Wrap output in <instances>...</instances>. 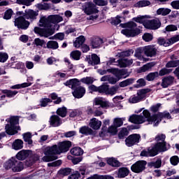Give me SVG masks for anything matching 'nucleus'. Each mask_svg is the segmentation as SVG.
<instances>
[{
	"instance_id": "1",
	"label": "nucleus",
	"mask_w": 179,
	"mask_h": 179,
	"mask_svg": "<svg viewBox=\"0 0 179 179\" xmlns=\"http://www.w3.org/2000/svg\"><path fill=\"white\" fill-rule=\"evenodd\" d=\"M64 19L62 16L58 15H52L48 17L42 16L39 20L38 27H36L34 28V32L36 34H39L41 37H45V38H48L50 36L54 34V25L56 23H59L62 22Z\"/></svg>"
},
{
	"instance_id": "2",
	"label": "nucleus",
	"mask_w": 179,
	"mask_h": 179,
	"mask_svg": "<svg viewBox=\"0 0 179 179\" xmlns=\"http://www.w3.org/2000/svg\"><path fill=\"white\" fill-rule=\"evenodd\" d=\"M71 146L72 143L71 141H63L59 143L58 145L47 147L44 152L45 156L42 158V160L46 162H54V160L58 159L57 155L68 152Z\"/></svg>"
},
{
	"instance_id": "3",
	"label": "nucleus",
	"mask_w": 179,
	"mask_h": 179,
	"mask_svg": "<svg viewBox=\"0 0 179 179\" xmlns=\"http://www.w3.org/2000/svg\"><path fill=\"white\" fill-rule=\"evenodd\" d=\"M166 145L162 143H157L153 147H150L148 148V150H143L140 156L144 157H155L159 155V152H166Z\"/></svg>"
},
{
	"instance_id": "4",
	"label": "nucleus",
	"mask_w": 179,
	"mask_h": 179,
	"mask_svg": "<svg viewBox=\"0 0 179 179\" xmlns=\"http://www.w3.org/2000/svg\"><path fill=\"white\" fill-rule=\"evenodd\" d=\"M129 121L133 124H143V122H153L150 113L148 110H144L140 115H132L129 117Z\"/></svg>"
},
{
	"instance_id": "5",
	"label": "nucleus",
	"mask_w": 179,
	"mask_h": 179,
	"mask_svg": "<svg viewBox=\"0 0 179 179\" xmlns=\"http://www.w3.org/2000/svg\"><path fill=\"white\" fill-rule=\"evenodd\" d=\"M136 23L134 22H129L125 24V29L121 31L122 34L126 36V37H135L138 34H141V29L136 27Z\"/></svg>"
},
{
	"instance_id": "6",
	"label": "nucleus",
	"mask_w": 179,
	"mask_h": 179,
	"mask_svg": "<svg viewBox=\"0 0 179 179\" xmlns=\"http://www.w3.org/2000/svg\"><path fill=\"white\" fill-rule=\"evenodd\" d=\"M8 121L10 124L6 125V132L8 135H15V134H17V131H20V127L17 126L19 124V116H13L8 119Z\"/></svg>"
},
{
	"instance_id": "7",
	"label": "nucleus",
	"mask_w": 179,
	"mask_h": 179,
	"mask_svg": "<svg viewBox=\"0 0 179 179\" xmlns=\"http://www.w3.org/2000/svg\"><path fill=\"white\" fill-rule=\"evenodd\" d=\"M146 93H149V90H140L137 92V95H132L129 99V102L132 104H135V103H139V101H142L145 97H146Z\"/></svg>"
},
{
	"instance_id": "8",
	"label": "nucleus",
	"mask_w": 179,
	"mask_h": 179,
	"mask_svg": "<svg viewBox=\"0 0 179 179\" xmlns=\"http://www.w3.org/2000/svg\"><path fill=\"white\" fill-rule=\"evenodd\" d=\"M177 41H179V35H176L167 40L162 37L157 39V43L159 45H164V47H169L171 44H174V43H177Z\"/></svg>"
},
{
	"instance_id": "9",
	"label": "nucleus",
	"mask_w": 179,
	"mask_h": 179,
	"mask_svg": "<svg viewBox=\"0 0 179 179\" xmlns=\"http://www.w3.org/2000/svg\"><path fill=\"white\" fill-rule=\"evenodd\" d=\"M24 18L23 16H20L15 19V26L17 27V29H21L22 30H27L29 29L30 22Z\"/></svg>"
},
{
	"instance_id": "10",
	"label": "nucleus",
	"mask_w": 179,
	"mask_h": 179,
	"mask_svg": "<svg viewBox=\"0 0 179 179\" xmlns=\"http://www.w3.org/2000/svg\"><path fill=\"white\" fill-rule=\"evenodd\" d=\"M139 141H141V135L138 134H131L126 139L125 143L127 146L131 148V146H134L137 143H139Z\"/></svg>"
},
{
	"instance_id": "11",
	"label": "nucleus",
	"mask_w": 179,
	"mask_h": 179,
	"mask_svg": "<svg viewBox=\"0 0 179 179\" xmlns=\"http://www.w3.org/2000/svg\"><path fill=\"white\" fill-rule=\"evenodd\" d=\"M162 118H167L168 120H170V118H171V115H170V113L166 111L159 113L157 115H153L152 116V122H155V127H157V125H159V122L162 121Z\"/></svg>"
},
{
	"instance_id": "12",
	"label": "nucleus",
	"mask_w": 179,
	"mask_h": 179,
	"mask_svg": "<svg viewBox=\"0 0 179 179\" xmlns=\"http://www.w3.org/2000/svg\"><path fill=\"white\" fill-rule=\"evenodd\" d=\"M146 161H138L134 164L131 167V171L134 173H142L146 169Z\"/></svg>"
},
{
	"instance_id": "13",
	"label": "nucleus",
	"mask_w": 179,
	"mask_h": 179,
	"mask_svg": "<svg viewBox=\"0 0 179 179\" xmlns=\"http://www.w3.org/2000/svg\"><path fill=\"white\" fill-rule=\"evenodd\" d=\"M145 26L147 29L157 30V29H159V27L162 26V23L159 19L156 18L154 20H147L145 23Z\"/></svg>"
},
{
	"instance_id": "14",
	"label": "nucleus",
	"mask_w": 179,
	"mask_h": 179,
	"mask_svg": "<svg viewBox=\"0 0 179 179\" xmlns=\"http://www.w3.org/2000/svg\"><path fill=\"white\" fill-rule=\"evenodd\" d=\"M86 175V167L85 166H80L79 168V171H76L73 172L69 178L71 179H78V178H81L83 179L85 178V176Z\"/></svg>"
},
{
	"instance_id": "15",
	"label": "nucleus",
	"mask_w": 179,
	"mask_h": 179,
	"mask_svg": "<svg viewBox=\"0 0 179 179\" xmlns=\"http://www.w3.org/2000/svg\"><path fill=\"white\" fill-rule=\"evenodd\" d=\"M144 50L145 55L146 57H150V58H152V57H156V55H157V49L153 45L145 46Z\"/></svg>"
},
{
	"instance_id": "16",
	"label": "nucleus",
	"mask_w": 179,
	"mask_h": 179,
	"mask_svg": "<svg viewBox=\"0 0 179 179\" xmlns=\"http://www.w3.org/2000/svg\"><path fill=\"white\" fill-rule=\"evenodd\" d=\"M74 92H73V96L76 97V99H82L83 96H85V93H86V90L85 87H83L78 85L73 90Z\"/></svg>"
},
{
	"instance_id": "17",
	"label": "nucleus",
	"mask_w": 179,
	"mask_h": 179,
	"mask_svg": "<svg viewBox=\"0 0 179 179\" xmlns=\"http://www.w3.org/2000/svg\"><path fill=\"white\" fill-rule=\"evenodd\" d=\"M85 13L87 15H92L93 13H98L99 10L96 8V6L93 3H87L85 8Z\"/></svg>"
},
{
	"instance_id": "18",
	"label": "nucleus",
	"mask_w": 179,
	"mask_h": 179,
	"mask_svg": "<svg viewBox=\"0 0 179 179\" xmlns=\"http://www.w3.org/2000/svg\"><path fill=\"white\" fill-rule=\"evenodd\" d=\"M85 61H87L90 65L94 66V65H99V64H100V57H99L97 55L93 54L92 55L91 59L90 56H88L85 58Z\"/></svg>"
},
{
	"instance_id": "19",
	"label": "nucleus",
	"mask_w": 179,
	"mask_h": 179,
	"mask_svg": "<svg viewBox=\"0 0 179 179\" xmlns=\"http://www.w3.org/2000/svg\"><path fill=\"white\" fill-rule=\"evenodd\" d=\"M103 39L99 37H93L90 40V45L92 48H100L103 45Z\"/></svg>"
},
{
	"instance_id": "20",
	"label": "nucleus",
	"mask_w": 179,
	"mask_h": 179,
	"mask_svg": "<svg viewBox=\"0 0 179 179\" xmlns=\"http://www.w3.org/2000/svg\"><path fill=\"white\" fill-rule=\"evenodd\" d=\"M134 63V60L128 59H120L117 61L116 65L120 66V68H127V66H129V65H132Z\"/></svg>"
},
{
	"instance_id": "21",
	"label": "nucleus",
	"mask_w": 179,
	"mask_h": 179,
	"mask_svg": "<svg viewBox=\"0 0 179 179\" xmlns=\"http://www.w3.org/2000/svg\"><path fill=\"white\" fill-rule=\"evenodd\" d=\"M174 83V77L169 76L164 77L162 79V82L161 84V86H162L164 88L169 87V86H171Z\"/></svg>"
},
{
	"instance_id": "22",
	"label": "nucleus",
	"mask_w": 179,
	"mask_h": 179,
	"mask_svg": "<svg viewBox=\"0 0 179 179\" xmlns=\"http://www.w3.org/2000/svg\"><path fill=\"white\" fill-rule=\"evenodd\" d=\"M37 16H38V13L33 10H26L24 14L25 19H30L31 20H34Z\"/></svg>"
},
{
	"instance_id": "23",
	"label": "nucleus",
	"mask_w": 179,
	"mask_h": 179,
	"mask_svg": "<svg viewBox=\"0 0 179 179\" xmlns=\"http://www.w3.org/2000/svg\"><path fill=\"white\" fill-rule=\"evenodd\" d=\"M17 163V159L15 157H11L10 159H8L7 162H5L4 164V169L6 170H9L11 169V170H13V167L16 166Z\"/></svg>"
},
{
	"instance_id": "24",
	"label": "nucleus",
	"mask_w": 179,
	"mask_h": 179,
	"mask_svg": "<svg viewBox=\"0 0 179 179\" xmlns=\"http://www.w3.org/2000/svg\"><path fill=\"white\" fill-rule=\"evenodd\" d=\"M49 122L52 127H59L62 124V120L58 115H54L50 117Z\"/></svg>"
},
{
	"instance_id": "25",
	"label": "nucleus",
	"mask_w": 179,
	"mask_h": 179,
	"mask_svg": "<svg viewBox=\"0 0 179 179\" xmlns=\"http://www.w3.org/2000/svg\"><path fill=\"white\" fill-rule=\"evenodd\" d=\"M30 155V150H22L16 155L17 160H26Z\"/></svg>"
},
{
	"instance_id": "26",
	"label": "nucleus",
	"mask_w": 179,
	"mask_h": 179,
	"mask_svg": "<svg viewBox=\"0 0 179 179\" xmlns=\"http://www.w3.org/2000/svg\"><path fill=\"white\" fill-rule=\"evenodd\" d=\"M79 132L80 134H82V135H85L86 136L88 135H93V129L87 126H83L80 127Z\"/></svg>"
},
{
	"instance_id": "27",
	"label": "nucleus",
	"mask_w": 179,
	"mask_h": 179,
	"mask_svg": "<svg viewBox=\"0 0 179 179\" xmlns=\"http://www.w3.org/2000/svg\"><path fill=\"white\" fill-rule=\"evenodd\" d=\"M65 86H69V87H71L73 90L79 85V80L76 78L69 80L64 83Z\"/></svg>"
},
{
	"instance_id": "28",
	"label": "nucleus",
	"mask_w": 179,
	"mask_h": 179,
	"mask_svg": "<svg viewBox=\"0 0 179 179\" xmlns=\"http://www.w3.org/2000/svg\"><path fill=\"white\" fill-rule=\"evenodd\" d=\"M90 127L93 129H99L100 127H101V121L96 118H93L90 120Z\"/></svg>"
},
{
	"instance_id": "29",
	"label": "nucleus",
	"mask_w": 179,
	"mask_h": 179,
	"mask_svg": "<svg viewBox=\"0 0 179 179\" xmlns=\"http://www.w3.org/2000/svg\"><path fill=\"white\" fill-rule=\"evenodd\" d=\"M94 106H100L101 108H107V107H108V103L101 98H96L94 100Z\"/></svg>"
},
{
	"instance_id": "30",
	"label": "nucleus",
	"mask_w": 179,
	"mask_h": 179,
	"mask_svg": "<svg viewBox=\"0 0 179 179\" xmlns=\"http://www.w3.org/2000/svg\"><path fill=\"white\" fill-rule=\"evenodd\" d=\"M33 44H34V45H36V47H38V48H47L46 47V43L45 41L41 39L40 38H36L34 39Z\"/></svg>"
},
{
	"instance_id": "31",
	"label": "nucleus",
	"mask_w": 179,
	"mask_h": 179,
	"mask_svg": "<svg viewBox=\"0 0 179 179\" xmlns=\"http://www.w3.org/2000/svg\"><path fill=\"white\" fill-rule=\"evenodd\" d=\"M129 174V170L126 167H122L119 169L117 176L119 178H124Z\"/></svg>"
},
{
	"instance_id": "32",
	"label": "nucleus",
	"mask_w": 179,
	"mask_h": 179,
	"mask_svg": "<svg viewBox=\"0 0 179 179\" xmlns=\"http://www.w3.org/2000/svg\"><path fill=\"white\" fill-rule=\"evenodd\" d=\"M107 163L108 164H109V166H112V167H121L122 164H121V162H119L118 160H117V159L114 157L108 159Z\"/></svg>"
},
{
	"instance_id": "33",
	"label": "nucleus",
	"mask_w": 179,
	"mask_h": 179,
	"mask_svg": "<svg viewBox=\"0 0 179 179\" xmlns=\"http://www.w3.org/2000/svg\"><path fill=\"white\" fill-rule=\"evenodd\" d=\"M13 149L15 150H20V149H23V141L20 139H17L13 143Z\"/></svg>"
},
{
	"instance_id": "34",
	"label": "nucleus",
	"mask_w": 179,
	"mask_h": 179,
	"mask_svg": "<svg viewBox=\"0 0 179 179\" xmlns=\"http://www.w3.org/2000/svg\"><path fill=\"white\" fill-rule=\"evenodd\" d=\"M86 39L85 38V36H80L78 38H76V40L73 43L74 47L76 48H79L81 45H83V43H85V41Z\"/></svg>"
},
{
	"instance_id": "35",
	"label": "nucleus",
	"mask_w": 179,
	"mask_h": 179,
	"mask_svg": "<svg viewBox=\"0 0 179 179\" xmlns=\"http://www.w3.org/2000/svg\"><path fill=\"white\" fill-rule=\"evenodd\" d=\"M59 47L58 42L55 41H49L46 43V48L50 50H57Z\"/></svg>"
},
{
	"instance_id": "36",
	"label": "nucleus",
	"mask_w": 179,
	"mask_h": 179,
	"mask_svg": "<svg viewBox=\"0 0 179 179\" xmlns=\"http://www.w3.org/2000/svg\"><path fill=\"white\" fill-rule=\"evenodd\" d=\"M70 152L73 156H82L83 155V150L80 147H75Z\"/></svg>"
},
{
	"instance_id": "37",
	"label": "nucleus",
	"mask_w": 179,
	"mask_h": 179,
	"mask_svg": "<svg viewBox=\"0 0 179 179\" xmlns=\"http://www.w3.org/2000/svg\"><path fill=\"white\" fill-rule=\"evenodd\" d=\"M129 134V131H128L127 128H122L119 131L118 138L119 139H125L127 136Z\"/></svg>"
},
{
	"instance_id": "38",
	"label": "nucleus",
	"mask_w": 179,
	"mask_h": 179,
	"mask_svg": "<svg viewBox=\"0 0 179 179\" xmlns=\"http://www.w3.org/2000/svg\"><path fill=\"white\" fill-rule=\"evenodd\" d=\"M80 55H82V52L79 50H73L70 53V57L74 61H79L80 59Z\"/></svg>"
},
{
	"instance_id": "39",
	"label": "nucleus",
	"mask_w": 179,
	"mask_h": 179,
	"mask_svg": "<svg viewBox=\"0 0 179 179\" xmlns=\"http://www.w3.org/2000/svg\"><path fill=\"white\" fill-rule=\"evenodd\" d=\"M107 71L109 72V73H113L118 80L122 78L121 73L118 69H108Z\"/></svg>"
},
{
	"instance_id": "40",
	"label": "nucleus",
	"mask_w": 179,
	"mask_h": 179,
	"mask_svg": "<svg viewBox=\"0 0 179 179\" xmlns=\"http://www.w3.org/2000/svg\"><path fill=\"white\" fill-rule=\"evenodd\" d=\"M23 169H24V165L23 164V162L17 161V164H15L13 169V171L14 173H17L19 171H22Z\"/></svg>"
},
{
	"instance_id": "41",
	"label": "nucleus",
	"mask_w": 179,
	"mask_h": 179,
	"mask_svg": "<svg viewBox=\"0 0 179 179\" xmlns=\"http://www.w3.org/2000/svg\"><path fill=\"white\" fill-rule=\"evenodd\" d=\"M23 139L24 142H27L28 145H32L33 144V140H31V133L30 132H27L25 134H22Z\"/></svg>"
},
{
	"instance_id": "42",
	"label": "nucleus",
	"mask_w": 179,
	"mask_h": 179,
	"mask_svg": "<svg viewBox=\"0 0 179 179\" xmlns=\"http://www.w3.org/2000/svg\"><path fill=\"white\" fill-rule=\"evenodd\" d=\"M67 113L68 111L66 110V108L65 106L59 108L56 111L57 115H59V117H62V118H65V117H66Z\"/></svg>"
},
{
	"instance_id": "43",
	"label": "nucleus",
	"mask_w": 179,
	"mask_h": 179,
	"mask_svg": "<svg viewBox=\"0 0 179 179\" xmlns=\"http://www.w3.org/2000/svg\"><path fill=\"white\" fill-rule=\"evenodd\" d=\"M171 12V10H170V8H161L157 10V15H162V16H167V15H169Z\"/></svg>"
},
{
	"instance_id": "44",
	"label": "nucleus",
	"mask_w": 179,
	"mask_h": 179,
	"mask_svg": "<svg viewBox=\"0 0 179 179\" xmlns=\"http://www.w3.org/2000/svg\"><path fill=\"white\" fill-rule=\"evenodd\" d=\"M156 78H159V72L155 71L153 73H150L146 77V80H148V82H152V80H155Z\"/></svg>"
},
{
	"instance_id": "45",
	"label": "nucleus",
	"mask_w": 179,
	"mask_h": 179,
	"mask_svg": "<svg viewBox=\"0 0 179 179\" xmlns=\"http://www.w3.org/2000/svg\"><path fill=\"white\" fill-rule=\"evenodd\" d=\"M2 93H3V94H6V96L10 99V98L15 97V96H16V94H17V91H12L10 90H2Z\"/></svg>"
},
{
	"instance_id": "46",
	"label": "nucleus",
	"mask_w": 179,
	"mask_h": 179,
	"mask_svg": "<svg viewBox=\"0 0 179 179\" xmlns=\"http://www.w3.org/2000/svg\"><path fill=\"white\" fill-rule=\"evenodd\" d=\"M134 80H135L134 78L127 79V80L120 83L119 87H125L127 86H129V85H132V83H134Z\"/></svg>"
},
{
	"instance_id": "47",
	"label": "nucleus",
	"mask_w": 179,
	"mask_h": 179,
	"mask_svg": "<svg viewBox=\"0 0 179 179\" xmlns=\"http://www.w3.org/2000/svg\"><path fill=\"white\" fill-rule=\"evenodd\" d=\"M151 4L148 0H142L136 4V8H145V6H149Z\"/></svg>"
},
{
	"instance_id": "48",
	"label": "nucleus",
	"mask_w": 179,
	"mask_h": 179,
	"mask_svg": "<svg viewBox=\"0 0 179 179\" xmlns=\"http://www.w3.org/2000/svg\"><path fill=\"white\" fill-rule=\"evenodd\" d=\"M120 89V85H113L110 88L108 89V94H110V96H114V94H116L117 92H118Z\"/></svg>"
},
{
	"instance_id": "49",
	"label": "nucleus",
	"mask_w": 179,
	"mask_h": 179,
	"mask_svg": "<svg viewBox=\"0 0 179 179\" xmlns=\"http://www.w3.org/2000/svg\"><path fill=\"white\" fill-rule=\"evenodd\" d=\"M124 121H125V118L124 117H117V118H115L114 120V125L115 127L120 128V127H122V125L124 124Z\"/></svg>"
},
{
	"instance_id": "50",
	"label": "nucleus",
	"mask_w": 179,
	"mask_h": 179,
	"mask_svg": "<svg viewBox=\"0 0 179 179\" xmlns=\"http://www.w3.org/2000/svg\"><path fill=\"white\" fill-rule=\"evenodd\" d=\"M36 7L38 9H39V10H48V9L50 8V4L47 3H38Z\"/></svg>"
},
{
	"instance_id": "51",
	"label": "nucleus",
	"mask_w": 179,
	"mask_h": 179,
	"mask_svg": "<svg viewBox=\"0 0 179 179\" xmlns=\"http://www.w3.org/2000/svg\"><path fill=\"white\" fill-rule=\"evenodd\" d=\"M166 139V135L165 134H158L157 135V136L155 137V141L157 142H159L158 143H164L165 145V148L166 149V142H164ZM161 141V142H160Z\"/></svg>"
},
{
	"instance_id": "52",
	"label": "nucleus",
	"mask_w": 179,
	"mask_h": 179,
	"mask_svg": "<svg viewBox=\"0 0 179 179\" xmlns=\"http://www.w3.org/2000/svg\"><path fill=\"white\" fill-rule=\"evenodd\" d=\"M132 54H134V50L130 49L126 51H123L120 53H118V55L119 57L124 58L125 57H130V55H132Z\"/></svg>"
},
{
	"instance_id": "53",
	"label": "nucleus",
	"mask_w": 179,
	"mask_h": 179,
	"mask_svg": "<svg viewBox=\"0 0 179 179\" xmlns=\"http://www.w3.org/2000/svg\"><path fill=\"white\" fill-rule=\"evenodd\" d=\"M149 166L155 169H160L162 167V159H158L156 162H150Z\"/></svg>"
},
{
	"instance_id": "54",
	"label": "nucleus",
	"mask_w": 179,
	"mask_h": 179,
	"mask_svg": "<svg viewBox=\"0 0 179 179\" xmlns=\"http://www.w3.org/2000/svg\"><path fill=\"white\" fill-rule=\"evenodd\" d=\"M29 86H31V83H24L22 84H18L15 85H13L10 87V89H22L23 87H29Z\"/></svg>"
},
{
	"instance_id": "55",
	"label": "nucleus",
	"mask_w": 179,
	"mask_h": 179,
	"mask_svg": "<svg viewBox=\"0 0 179 179\" xmlns=\"http://www.w3.org/2000/svg\"><path fill=\"white\" fill-rule=\"evenodd\" d=\"M179 65V60H172L166 64V68H176Z\"/></svg>"
},
{
	"instance_id": "56",
	"label": "nucleus",
	"mask_w": 179,
	"mask_h": 179,
	"mask_svg": "<svg viewBox=\"0 0 179 179\" xmlns=\"http://www.w3.org/2000/svg\"><path fill=\"white\" fill-rule=\"evenodd\" d=\"M143 86H146V81L145 79L140 78L137 80L136 84L134 85V87L136 89H139V87H143Z\"/></svg>"
},
{
	"instance_id": "57",
	"label": "nucleus",
	"mask_w": 179,
	"mask_h": 179,
	"mask_svg": "<svg viewBox=\"0 0 179 179\" xmlns=\"http://www.w3.org/2000/svg\"><path fill=\"white\" fill-rule=\"evenodd\" d=\"M99 93H105L106 94H108V85L103 84L99 87L98 88Z\"/></svg>"
},
{
	"instance_id": "58",
	"label": "nucleus",
	"mask_w": 179,
	"mask_h": 179,
	"mask_svg": "<svg viewBox=\"0 0 179 179\" xmlns=\"http://www.w3.org/2000/svg\"><path fill=\"white\" fill-rule=\"evenodd\" d=\"M171 72H173V69L163 68L159 71L158 73H159V76H164V75H169V73H171Z\"/></svg>"
},
{
	"instance_id": "59",
	"label": "nucleus",
	"mask_w": 179,
	"mask_h": 179,
	"mask_svg": "<svg viewBox=\"0 0 179 179\" xmlns=\"http://www.w3.org/2000/svg\"><path fill=\"white\" fill-rule=\"evenodd\" d=\"M50 97L52 100H56V101H54L55 104H59V103L62 101V99H61V97H58V95H57L56 93L51 94Z\"/></svg>"
},
{
	"instance_id": "60",
	"label": "nucleus",
	"mask_w": 179,
	"mask_h": 179,
	"mask_svg": "<svg viewBox=\"0 0 179 179\" xmlns=\"http://www.w3.org/2000/svg\"><path fill=\"white\" fill-rule=\"evenodd\" d=\"M142 54H145V47L137 48L135 51L134 55L139 58V57H142Z\"/></svg>"
},
{
	"instance_id": "61",
	"label": "nucleus",
	"mask_w": 179,
	"mask_h": 179,
	"mask_svg": "<svg viewBox=\"0 0 179 179\" xmlns=\"http://www.w3.org/2000/svg\"><path fill=\"white\" fill-rule=\"evenodd\" d=\"M152 66H153V64L148 63L140 69V72H146V71H149V69H152Z\"/></svg>"
},
{
	"instance_id": "62",
	"label": "nucleus",
	"mask_w": 179,
	"mask_h": 179,
	"mask_svg": "<svg viewBox=\"0 0 179 179\" xmlns=\"http://www.w3.org/2000/svg\"><path fill=\"white\" fill-rule=\"evenodd\" d=\"M9 56L6 52H0V62H6Z\"/></svg>"
},
{
	"instance_id": "63",
	"label": "nucleus",
	"mask_w": 179,
	"mask_h": 179,
	"mask_svg": "<svg viewBox=\"0 0 179 179\" xmlns=\"http://www.w3.org/2000/svg\"><path fill=\"white\" fill-rule=\"evenodd\" d=\"M71 169L69 168H65L63 169H60L59 171V174H61V176H69V174H71Z\"/></svg>"
},
{
	"instance_id": "64",
	"label": "nucleus",
	"mask_w": 179,
	"mask_h": 179,
	"mask_svg": "<svg viewBox=\"0 0 179 179\" xmlns=\"http://www.w3.org/2000/svg\"><path fill=\"white\" fill-rule=\"evenodd\" d=\"M170 162L172 164V166H177L179 163V158L178 156L175 155L170 158Z\"/></svg>"
}]
</instances>
